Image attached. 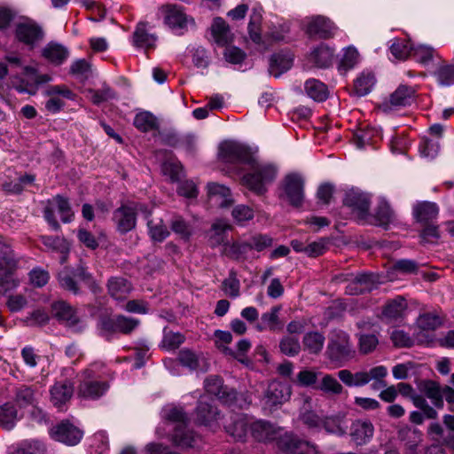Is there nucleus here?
<instances>
[{"label": "nucleus", "mask_w": 454, "mask_h": 454, "mask_svg": "<svg viewBox=\"0 0 454 454\" xmlns=\"http://www.w3.org/2000/svg\"><path fill=\"white\" fill-rule=\"evenodd\" d=\"M387 375V369L384 365L372 367L369 371H359L353 373L348 369L340 370L337 372L339 380L347 387H363L372 381L371 387L373 390L384 388L379 395V397L386 403L395 402L397 395L395 385L387 386L385 378Z\"/></svg>", "instance_id": "nucleus-2"}, {"label": "nucleus", "mask_w": 454, "mask_h": 454, "mask_svg": "<svg viewBox=\"0 0 454 454\" xmlns=\"http://www.w3.org/2000/svg\"><path fill=\"white\" fill-rule=\"evenodd\" d=\"M325 338L317 331L307 333L302 338L304 348L310 354H318L323 349Z\"/></svg>", "instance_id": "nucleus-38"}, {"label": "nucleus", "mask_w": 454, "mask_h": 454, "mask_svg": "<svg viewBox=\"0 0 454 454\" xmlns=\"http://www.w3.org/2000/svg\"><path fill=\"white\" fill-rule=\"evenodd\" d=\"M18 419L17 410L11 403L0 406V426L7 430L12 429Z\"/></svg>", "instance_id": "nucleus-45"}, {"label": "nucleus", "mask_w": 454, "mask_h": 454, "mask_svg": "<svg viewBox=\"0 0 454 454\" xmlns=\"http://www.w3.org/2000/svg\"><path fill=\"white\" fill-rule=\"evenodd\" d=\"M442 324L440 317L433 314H424L418 319L419 326L423 330H434Z\"/></svg>", "instance_id": "nucleus-63"}, {"label": "nucleus", "mask_w": 454, "mask_h": 454, "mask_svg": "<svg viewBox=\"0 0 454 454\" xmlns=\"http://www.w3.org/2000/svg\"><path fill=\"white\" fill-rule=\"evenodd\" d=\"M89 92L90 94V99L95 105L114 99L117 96L115 91L108 86H104L100 90H90Z\"/></svg>", "instance_id": "nucleus-57"}, {"label": "nucleus", "mask_w": 454, "mask_h": 454, "mask_svg": "<svg viewBox=\"0 0 454 454\" xmlns=\"http://www.w3.org/2000/svg\"><path fill=\"white\" fill-rule=\"evenodd\" d=\"M333 53L331 48L320 45L311 53V61L318 67H327L332 64Z\"/></svg>", "instance_id": "nucleus-46"}, {"label": "nucleus", "mask_w": 454, "mask_h": 454, "mask_svg": "<svg viewBox=\"0 0 454 454\" xmlns=\"http://www.w3.org/2000/svg\"><path fill=\"white\" fill-rule=\"evenodd\" d=\"M134 43L137 47L153 48L156 42L154 35L149 33L145 23H139L133 34Z\"/></svg>", "instance_id": "nucleus-39"}, {"label": "nucleus", "mask_w": 454, "mask_h": 454, "mask_svg": "<svg viewBox=\"0 0 454 454\" xmlns=\"http://www.w3.org/2000/svg\"><path fill=\"white\" fill-rule=\"evenodd\" d=\"M140 324L138 319L124 315L105 317L100 320L101 330L107 334L120 333L124 335L130 334Z\"/></svg>", "instance_id": "nucleus-9"}, {"label": "nucleus", "mask_w": 454, "mask_h": 454, "mask_svg": "<svg viewBox=\"0 0 454 454\" xmlns=\"http://www.w3.org/2000/svg\"><path fill=\"white\" fill-rule=\"evenodd\" d=\"M283 197L288 203L299 207L304 200V180L296 173H291L285 176L282 182Z\"/></svg>", "instance_id": "nucleus-8"}, {"label": "nucleus", "mask_w": 454, "mask_h": 454, "mask_svg": "<svg viewBox=\"0 0 454 454\" xmlns=\"http://www.w3.org/2000/svg\"><path fill=\"white\" fill-rule=\"evenodd\" d=\"M207 196L215 200L221 207H228L233 203L230 188L217 183H209L207 185Z\"/></svg>", "instance_id": "nucleus-26"}, {"label": "nucleus", "mask_w": 454, "mask_h": 454, "mask_svg": "<svg viewBox=\"0 0 454 454\" xmlns=\"http://www.w3.org/2000/svg\"><path fill=\"white\" fill-rule=\"evenodd\" d=\"M307 95L315 101L323 102L327 99L329 90L327 86L317 79H309L304 85Z\"/></svg>", "instance_id": "nucleus-34"}, {"label": "nucleus", "mask_w": 454, "mask_h": 454, "mask_svg": "<svg viewBox=\"0 0 454 454\" xmlns=\"http://www.w3.org/2000/svg\"><path fill=\"white\" fill-rule=\"evenodd\" d=\"M74 384L69 380L56 382L51 388V402L61 409L73 396Z\"/></svg>", "instance_id": "nucleus-21"}, {"label": "nucleus", "mask_w": 454, "mask_h": 454, "mask_svg": "<svg viewBox=\"0 0 454 454\" xmlns=\"http://www.w3.org/2000/svg\"><path fill=\"white\" fill-rule=\"evenodd\" d=\"M343 204L351 208L360 220L369 218L371 199L367 193L352 189L346 192Z\"/></svg>", "instance_id": "nucleus-11"}, {"label": "nucleus", "mask_w": 454, "mask_h": 454, "mask_svg": "<svg viewBox=\"0 0 454 454\" xmlns=\"http://www.w3.org/2000/svg\"><path fill=\"white\" fill-rule=\"evenodd\" d=\"M15 36L19 42L33 47L43 39V31L35 22L27 20L16 25Z\"/></svg>", "instance_id": "nucleus-15"}, {"label": "nucleus", "mask_w": 454, "mask_h": 454, "mask_svg": "<svg viewBox=\"0 0 454 454\" xmlns=\"http://www.w3.org/2000/svg\"><path fill=\"white\" fill-rule=\"evenodd\" d=\"M291 395V387L280 381L273 380L269 385L265 391L263 401L264 404L273 409L283 403L286 402Z\"/></svg>", "instance_id": "nucleus-17"}, {"label": "nucleus", "mask_w": 454, "mask_h": 454, "mask_svg": "<svg viewBox=\"0 0 454 454\" xmlns=\"http://www.w3.org/2000/svg\"><path fill=\"white\" fill-rule=\"evenodd\" d=\"M248 419L244 414H235L231 417V422L225 425L226 432L233 437L236 441L244 442L247 436V432L250 430Z\"/></svg>", "instance_id": "nucleus-22"}, {"label": "nucleus", "mask_w": 454, "mask_h": 454, "mask_svg": "<svg viewBox=\"0 0 454 454\" xmlns=\"http://www.w3.org/2000/svg\"><path fill=\"white\" fill-rule=\"evenodd\" d=\"M415 90L407 85H400L390 94L387 100L381 104L384 112L392 111L397 107L411 106L415 99Z\"/></svg>", "instance_id": "nucleus-14"}, {"label": "nucleus", "mask_w": 454, "mask_h": 454, "mask_svg": "<svg viewBox=\"0 0 454 454\" xmlns=\"http://www.w3.org/2000/svg\"><path fill=\"white\" fill-rule=\"evenodd\" d=\"M172 441L174 444L181 448L194 447L200 441V437L186 426L175 427L172 434Z\"/></svg>", "instance_id": "nucleus-28"}, {"label": "nucleus", "mask_w": 454, "mask_h": 454, "mask_svg": "<svg viewBox=\"0 0 454 454\" xmlns=\"http://www.w3.org/2000/svg\"><path fill=\"white\" fill-rule=\"evenodd\" d=\"M13 402L20 408L35 407L37 390L35 386L20 385L13 391Z\"/></svg>", "instance_id": "nucleus-25"}, {"label": "nucleus", "mask_w": 454, "mask_h": 454, "mask_svg": "<svg viewBox=\"0 0 454 454\" xmlns=\"http://www.w3.org/2000/svg\"><path fill=\"white\" fill-rule=\"evenodd\" d=\"M44 445L36 440L26 441L11 454H44Z\"/></svg>", "instance_id": "nucleus-56"}, {"label": "nucleus", "mask_w": 454, "mask_h": 454, "mask_svg": "<svg viewBox=\"0 0 454 454\" xmlns=\"http://www.w3.org/2000/svg\"><path fill=\"white\" fill-rule=\"evenodd\" d=\"M204 387L207 393L215 395L224 404L231 405L237 397V392L225 385L221 377L212 375L207 377L204 382Z\"/></svg>", "instance_id": "nucleus-13"}, {"label": "nucleus", "mask_w": 454, "mask_h": 454, "mask_svg": "<svg viewBox=\"0 0 454 454\" xmlns=\"http://www.w3.org/2000/svg\"><path fill=\"white\" fill-rule=\"evenodd\" d=\"M279 350L287 356H295L301 352V344L298 338L286 335L279 341Z\"/></svg>", "instance_id": "nucleus-52"}, {"label": "nucleus", "mask_w": 454, "mask_h": 454, "mask_svg": "<svg viewBox=\"0 0 454 454\" xmlns=\"http://www.w3.org/2000/svg\"><path fill=\"white\" fill-rule=\"evenodd\" d=\"M336 31L335 25L326 17L316 16L312 18L306 27V33L309 37L329 39Z\"/></svg>", "instance_id": "nucleus-18"}, {"label": "nucleus", "mask_w": 454, "mask_h": 454, "mask_svg": "<svg viewBox=\"0 0 454 454\" xmlns=\"http://www.w3.org/2000/svg\"><path fill=\"white\" fill-rule=\"evenodd\" d=\"M314 389L319 390L328 395H340L343 393L344 387L332 374L323 373L320 381Z\"/></svg>", "instance_id": "nucleus-30"}, {"label": "nucleus", "mask_w": 454, "mask_h": 454, "mask_svg": "<svg viewBox=\"0 0 454 454\" xmlns=\"http://www.w3.org/2000/svg\"><path fill=\"white\" fill-rule=\"evenodd\" d=\"M406 304L403 299L390 301L382 310L383 317L388 321L396 320L403 316Z\"/></svg>", "instance_id": "nucleus-48"}, {"label": "nucleus", "mask_w": 454, "mask_h": 454, "mask_svg": "<svg viewBox=\"0 0 454 454\" xmlns=\"http://www.w3.org/2000/svg\"><path fill=\"white\" fill-rule=\"evenodd\" d=\"M53 317L67 326L81 331V320L76 315L75 309L64 301H58L51 304Z\"/></svg>", "instance_id": "nucleus-16"}, {"label": "nucleus", "mask_w": 454, "mask_h": 454, "mask_svg": "<svg viewBox=\"0 0 454 454\" xmlns=\"http://www.w3.org/2000/svg\"><path fill=\"white\" fill-rule=\"evenodd\" d=\"M50 434L55 441L67 445H76L82 438V432L69 420H62L51 428Z\"/></svg>", "instance_id": "nucleus-12"}, {"label": "nucleus", "mask_w": 454, "mask_h": 454, "mask_svg": "<svg viewBox=\"0 0 454 454\" xmlns=\"http://www.w3.org/2000/svg\"><path fill=\"white\" fill-rule=\"evenodd\" d=\"M278 449L286 454H319L316 445L288 433L278 439Z\"/></svg>", "instance_id": "nucleus-10"}, {"label": "nucleus", "mask_w": 454, "mask_h": 454, "mask_svg": "<svg viewBox=\"0 0 454 454\" xmlns=\"http://www.w3.org/2000/svg\"><path fill=\"white\" fill-rule=\"evenodd\" d=\"M53 200L57 204L58 210L61 215V221L63 223H70L73 219L74 213L72 212L68 200L59 194L53 198Z\"/></svg>", "instance_id": "nucleus-58"}, {"label": "nucleus", "mask_w": 454, "mask_h": 454, "mask_svg": "<svg viewBox=\"0 0 454 454\" xmlns=\"http://www.w3.org/2000/svg\"><path fill=\"white\" fill-rule=\"evenodd\" d=\"M133 124L142 132H149L159 129L156 117L149 112H141L137 114L134 118Z\"/></svg>", "instance_id": "nucleus-41"}, {"label": "nucleus", "mask_w": 454, "mask_h": 454, "mask_svg": "<svg viewBox=\"0 0 454 454\" xmlns=\"http://www.w3.org/2000/svg\"><path fill=\"white\" fill-rule=\"evenodd\" d=\"M220 159L230 165V169L240 175L247 172L241 178V183L249 191L257 195L267 192V185L272 183L278 173L273 164L259 163L250 150L243 145L235 142H225L219 148Z\"/></svg>", "instance_id": "nucleus-1"}, {"label": "nucleus", "mask_w": 454, "mask_h": 454, "mask_svg": "<svg viewBox=\"0 0 454 454\" xmlns=\"http://www.w3.org/2000/svg\"><path fill=\"white\" fill-rule=\"evenodd\" d=\"M171 230L180 235L183 239H188L192 232L191 224L181 215H174L170 222Z\"/></svg>", "instance_id": "nucleus-54"}, {"label": "nucleus", "mask_w": 454, "mask_h": 454, "mask_svg": "<svg viewBox=\"0 0 454 454\" xmlns=\"http://www.w3.org/2000/svg\"><path fill=\"white\" fill-rule=\"evenodd\" d=\"M211 29L212 35L218 44L223 46L232 41L230 27L223 19L220 17L215 18Z\"/></svg>", "instance_id": "nucleus-31"}, {"label": "nucleus", "mask_w": 454, "mask_h": 454, "mask_svg": "<svg viewBox=\"0 0 454 454\" xmlns=\"http://www.w3.org/2000/svg\"><path fill=\"white\" fill-rule=\"evenodd\" d=\"M145 210V206L136 202L121 204L113 213V221L120 234H126L137 226L138 211Z\"/></svg>", "instance_id": "nucleus-5"}, {"label": "nucleus", "mask_w": 454, "mask_h": 454, "mask_svg": "<svg viewBox=\"0 0 454 454\" xmlns=\"http://www.w3.org/2000/svg\"><path fill=\"white\" fill-rule=\"evenodd\" d=\"M196 419L200 424L207 426L218 419L220 412L212 403L200 398L196 407Z\"/></svg>", "instance_id": "nucleus-27"}, {"label": "nucleus", "mask_w": 454, "mask_h": 454, "mask_svg": "<svg viewBox=\"0 0 454 454\" xmlns=\"http://www.w3.org/2000/svg\"><path fill=\"white\" fill-rule=\"evenodd\" d=\"M251 435L258 442H268L277 441L278 446V439L284 434H281L279 428L267 421H255L250 425Z\"/></svg>", "instance_id": "nucleus-19"}, {"label": "nucleus", "mask_w": 454, "mask_h": 454, "mask_svg": "<svg viewBox=\"0 0 454 454\" xmlns=\"http://www.w3.org/2000/svg\"><path fill=\"white\" fill-rule=\"evenodd\" d=\"M163 418L171 423L176 424L175 427H183L188 424L189 419L183 408L169 405L163 410Z\"/></svg>", "instance_id": "nucleus-44"}, {"label": "nucleus", "mask_w": 454, "mask_h": 454, "mask_svg": "<svg viewBox=\"0 0 454 454\" xmlns=\"http://www.w3.org/2000/svg\"><path fill=\"white\" fill-rule=\"evenodd\" d=\"M223 290L231 298H236L239 295V280L236 278L234 272H231L228 278L223 281Z\"/></svg>", "instance_id": "nucleus-62"}, {"label": "nucleus", "mask_w": 454, "mask_h": 454, "mask_svg": "<svg viewBox=\"0 0 454 454\" xmlns=\"http://www.w3.org/2000/svg\"><path fill=\"white\" fill-rule=\"evenodd\" d=\"M419 388L437 409L443 408L444 399L448 403L454 404V388L449 385L442 386L435 380H426L419 383Z\"/></svg>", "instance_id": "nucleus-6"}, {"label": "nucleus", "mask_w": 454, "mask_h": 454, "mask_svg": "<svg viewBox=\"0 0 454 454\" xmlns=\"http://www.w3.org/2000/svg\"><path fill=\"white\" fill-rule=\"evenodd\" d=\"M379 344L378 337L373 334L361 333L359 336V350L362 354H369L372 352Z\"/></svg>", "instance_id": "nucleus-59"}, {"label": "nucleus", "mask_w": 454, "mask_h": 454, "mask_svg": "<svg viewBox=\"0 0 454 454\" xmlns=\"http://www.w3.org/2000/svg\"><path fill=\"white\" fill-rule=\"evenodd\" d=\"M439 62L434 71L437 82L442 86L454 84V64H449L438 57Z\"/></svg>", "instance_id": "nucleus-37"}, {"label": "nucleus", "mask_w": 454, "mask_h": 454, "mask_svg": "<svg viewBox=\"0 0 454 454\" xmlns=\"http://www.w3.org/2000/svg\"><path fill=\"white\" fill-rule=\"evenodd\" d=\"M184 340L185 338L182 333H175L165 327L160 346L167 350H174L178 348Z\"/></svg>", "instance_id": "nucleus-51"}, {"label": "nucleus", "mask_w": 454, "mask_h": 454, "mask_svg": "<svg viewBox=\"0 0 454 454\" xmlns=\"http://www.w3.org/2000/svg\"><path fill=\"white\" fill-rule=\"evenodd\" d=\"M280 309V306H274L270 309V311L263 313L262 315V324H264V326L258 325L257 329L262 331L263 329L268 328L270 331L272 332L281 330L282 324L278 317Z\"/></svg>", "instance_id": "nucleus-42"}, {"label": "nucleus", "mask_w": 454, "mask_h": 454, "mask_svg": "<svg viewBox=\"0 0 454 454\" xmlns=\"http://www.w3.org/2000/svg\"><path fill=\"white\" fill-rule=\"evenodd\" d=\"M106 287L108 294L116 301H124L132 290L131 283L123 277H111Z\"/></svg>", "instance_id": "nucleus-24"}, {"label": "nucleus", "mask_w": 454, "mask_h": 454, "mask_svg": "<svg viewBox=\"0 0 454 454\" xmlns=\"http://www.w3.org/2000/svg\"><path fill=\"white\" fill-rule=\"evenodd\" d=\"M248 243L249 247H251V250L262 252L272 247L273 239L267 234L257 233L251 236L248 239Z\"/></svg>", "instance_id": "nucleus-55"}, {"label": "nucleus", "mask_w": 454, "mask_h": 454, "mask_svg": "<svg viewBox=\"0 0 454 454\" xmlns=\"http://www.w3.org/2000/svg\"><path fill=\"white\" fill-rule=\"evenodd\" d=\"M251 251L248 240L245 242L235 241L231 244H225L223 254L232 260H239L246 257V254Z\"/></svg>", "instance_id": "nucleus-43"}, {"label": "nucleus", "mask_w": 454, "mask_h": 454, "mask_svg": "<svg viewBox=\"0 0 454 454\" xmlns=\"http://www.w3.org/2000/svg\"><path fill=\"white\" fill-rule=\"evenodd\" d=\"M414 214L419 222L428 223L437 216L438 208L434 203L425 201L415 207Z\"/></svg>", "instance_id": "nucleus-40"}, {"label": "nucleus", "mask_w": 454, "mask_h": 454, "mask_svg": "<svg viewBox=\"0 0 454 454\" xmlns=\"http://www.w3.org/2000/svg\"><path fill=\"white\" fill-rule=\"evenodd\" d=\"M179 363L191 370H196L199 367L198 356L188 348H183L178 353Z\"/></svg>", "instance_id": "nucleus-60"}, {"label": "nucleus", "mask_w": 454, "mask_h": 454, "mask_svg": "<svg viewBox=\"0 0 454 454\" xmlns=\"http://www.w3.org/2000/svg\"><path fill=\"white\" fill-rule=\"evenodd\" d=\"M43 56L50 62L60 65L68 57V51L59 43H50L43 50Z\"/></svg>", "instance_id": "nucleus-33"}, {"label": "nucleus", "mask_w": 454, "mask_h": 454, "mask_svg": "<svg viewBox=\"0 0 454 454\" xmlns=\"http://www.w3.org/2000/svg\"><path fill=\"white\" fill-rule=\"evenodd\" d=\"M165 22L172 29H183L186 27L187 17L180 7L168 6Z\"/></svg>", "instance_id": "nucleus-35"}, {"label": "nucleus", "mask_w": 454, "mask_h": 454, "mask_svg": "<svg viewBox=\"0 0 454 454\" xmlns=\"http://www.w3.org/2000/svg\"><path fill=\"white\" fill-rule=\"evenodd\" d=\"M355 353L347 333L341 330H334L331 333L326 355L332 362L344 364L352 359Z\"/></svg>", "instance_id": "nucleus-4"}, {"label": "nucleus", "mask_w": 454, "mask_h": 454, "mask_svg": "<svg viewBox=\"0 0 454 454\" xmlns=\"http://www.w3.org/2000/svg\"><path fill=\"white\" fill-rule=\"evenodd\" d=\"M40 240L45 247L61 254H67L69 251L68 243L64 238L42 235L40 236Z\"/></svg>", "instance_id": "nucleus-53"}, {"label": "nucleus", "mask_w": 454, "mask_h": 454, "mask_svg": "<svg viewBox=\"0 0 454 454\" xmlns=\"http://www.w3.org/2000/svg\"><path fill=\"white\" fill-rule=\"evenodd\" d=\"M79 381L77 395L85 399H98L108 389V384L106 381L95 379V373L91 369H85Z\"/></svg>", "instance_id": "nucleus-7"}, {"label": "nucleus", "mask_w": 454, "mask_h": 454, "mask_svg": "<svg viewBox=\"0 0 454 454\" xmlns=\"http://www.w3.org/2000/svg\"><path fill=\"white\" fill-rule=\"evenodd\" d=\"M231 230V226L223 220L215 222L208 232V243L211 247L227 244V231Z\"/></svg>", "instance_id": "nucleus-29"}, {"label": "nucleus", "mask_w": 454, "mask_h": 454, "mask_svg": "<svg viewBox=\"0 0 454 454\" xmlns=\"http://www.w3.org/2000/svg\"><path fill=\"white\" fill-rule=\"evenodd\" d=\"M369 217L373 218L375 223L380 226H387L395 220V212L385 200H381L375 209L374 215H370Z\"/></svg>", "instance_id": "nucleus-36"}, {"label": "nucleus", "mask_w": 454, "mask_h": 454, "mask_svg": "<svg viewBox=\"0 0 454 454\" xmlns=\"http://www.w3.org/2000/svg\"><path fill=\"white\" fill-rule=\"evenodd\" d=\"M375 84V77L371 73H363L354 82V92L362 97L368 94Z\"/></svg>", "instance_id": "nucleus-47"}, {"label": "nucleus", "mask_w": 454, "mask_h": 454, "mask_svg": "<svg viewBox=\"0 0 454 454\" xmlns=\"http://www.w3.org/2000/svg\"><path fill=\"white\" fill-rule=\"evenodd\" d=\"M374 427L370 420L356 419L350 427L351 440L359 446L367 444L372 438Z\"/></svg>", "instance_id": "nucleus-20"}, {"label": "nucleus", "mask_w": 454, "mask_h": 454, "mask_svg": "<svg viewBox=\"0 0 454 454\" xmlns=\"http://www.w3.org/2000/svg\"><path fill=\"white\" fill-rule=\"evenodd\" d=\"M322 372L313 369H302L296 375L295 383L303 387L317 386Z\"/></svg>", "instance_id": "nucleus-49"}, {"label": "nucleus", "mask_w": 454, "mask_h": 454, "mask_svg": "<svg viewBox=\"0 0 454 454\" xmlns=\"http://www.w3.org/2000/svg\"><path fill=\"white\" fill-rule=\"evenodd\" d=\"M148 234L153 242H162L170 234L162 218L153 217L147 221Z\"/></svg>", "instance_id": "nucleus-32"}, {"label": "nucleus", "mask_w": 454, "mask_h": 454, "mask_svg": "<svg viewBox=\"0 0 454 454\" xmlns=\"http://www.w3.org/2000/svg\"><path fill=\"white\" fill-rule=\"evenodd\" d=\"M358 51L353 48L348 47L340 59L339 69L348 71L355 67L358 59Z\"/></svg>", "instance_id": "nucleus-61"}, {"label": "nucleus", "mask_w": 454, "mask_h": 454, "mask_svg": "<svg viewBox=\"0 0 454 454\" xmlns=\"http://www.w3.org/2000/svg\"><path fill=\"white\" fill-rule=\"evenodd\" d=\"M19 260L10 244L0 236V294L15 289L20 285L16 277Z\"/></svg>", "instance_id": "nucleus-3"}, {"label": "nucleus", "mask_w": 454, "mask_h": 454, "mask_svg": "<svg viewBox=\"0 0 454 454\" xmlns=\"http://www.w3.org/2000/svg\"><path fill=\"white\" fill-rule=\"evenodd\" d=\"M294 56L290 51H281L274 53L270 59L269 72L275 77H279L293 66Z\"/></svg>", "instance_id": "nucleus-23"}, {"label": "nucleus", "mask_w": 454, "mask_h": 454, "mask_svg": "<svg viewBox=\"0 0 454 454\" xmlns=\"http://www.w3.org/2000/svg\"><path fill=\"white\" fill-rule=\"evenodd\" d=\"M231 215L237 223H241L253 219L254 211L248 206L238 205L232 209Z\"/></svg>", "instance_id": "nucleus-64"}, {"label": "nucleus", "mask_w": 454, "mask_h": 454, "mask_svg": "<svg viewBox=\"0 0 454 454\" xmlns=\"http://www.w3.org/2000/svg\"><path fill=\"white\" fill-rule=\"evenodd\" d=\"M391 53L399 60H405L413 52L411 43L406 39H396L390 47Z\"/></svg>", "instance_id": "nucleus-50"}]
</instances>
